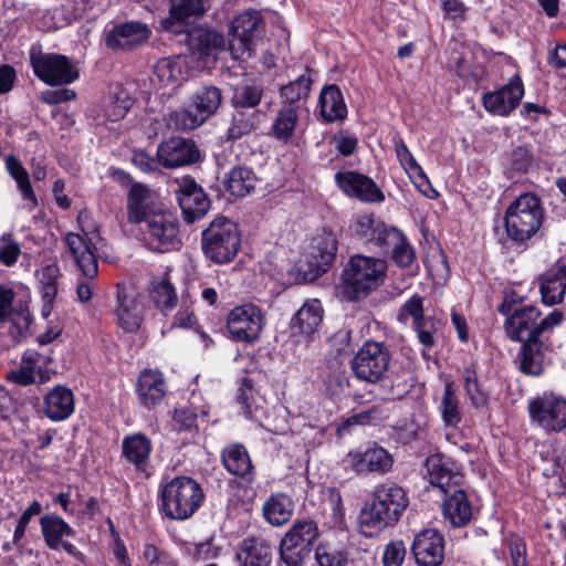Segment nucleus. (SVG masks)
I'll return each instance as SVG.
<instances>
[{
    "mask_svg": "<svg viewBox=\"0 0 566 566\" xmlns=\"http://www.w3.org/2000/svg\"><path fill=\"white\" fill-rule=\"evenodd\" d=\"M409 500L405 490L396 483H384L375 488L371 500L366 502L358 515V531L366 537H374L396 524Z\"/></svg>",
    "mask_w": 566,
    "mask_h": 566,
    "instance_id": "f257e3e1",
    "label": "nucleus"
},
{
    "mask_svg": "<svg viewBox=\"0 0 566 566\" xmlns=\"http://www.w3.org/2000/svg\"><path fill=\"white\" fill-rule=\"evenodd\" d=\"M497 311L506 316L504 322L505 334L513 342L544 337L564 321V314L559 310H554L542 317L538 307L534 305L514 306L507 297Z\"/></svg>",
    "mask_w": 566,
    "mask_h": 566,
    "instance_id": "f03ea898",
    "label": "nucleus"
},
{
    "mask_svg": "<svg viewBox=\"0 0 566 566\" xmlns=\"http://www.w3.org/2000/svg\"><path fill=\"white\" fill-rule=\"evenodd\" d=\"M387 275V262L382 259L355 254L345 264L339 292L347 301L366 298L382 285Z\"/></svg>",
    "mask_w": 566,
    "mask_h": 566,
    "instance_id": "7ed1b4c3",
    "label": "nucleus"
},
{
    "mask_svg": "<svg viewBox=\"0 0 566 566\" xmlns=\"http://www.w3.org/2000/svg\"><path fill=\"white\" fill-rule=\"evenodd\" d=\"M205 492L201 484L191 476L179 475L161 482L158 493L160 512L169 520L190 518L203 504Z\"/></svg>",
    "mask_w": 566,
    "mask_h": 566,
    "instance_id": "20e7f679",
    "label": "nucleus"
},
{
    "mask_svg": "<svg viewBox=\"0 0 566 566\" xmlns=\"http://www.w3.org/2000/svg\"><path fill=\"white\" fill-rule=\"evenodd\" d=\"M544 221L541 199L531 192L518 196L506 209L504 223L507 237L523 243L534 237Z\"/></svg>",
    "mask_w": 566,
    "mask_h": 566,
    "instance_id": "39448f33",
    "label": "nucleus"
},
{
    "mask_svg": "<svg viewBox=\"0 0 566 566\" xmlns=\"http://www.w3.org/2000/svg\"><path fill=\"white\" fill-rule=\"evenodd\" d=\"M201 248L206 258L216 264L231 262L241 248L238 224L226 217L214 218L202 231Z\"/></svg>",
    "mask_w": 566,
    "mask_h": 566,
    "instance_id": "423d86ee",
    "label": "nucleus"
},
{
    "mask_svg": "<svg viewBox=\"0 0 566 566\" xmlns=\"http://www.w3.org/2000/svg\"><path fill=\"white\" fill-rule=\"evenodd\" d=\"M319 531L312 520L295 521L280 543V558L286 566H302L310 556Z\"/></svg>",
    "mask_w": 566,
    "mask_h": 566,
    "instance_id": "0eeeda50",
    "label": "nucleus"
},
{
    "mask_svg": "<svg viewBox=\"0 0 566 566\" xmlns=\"http://www.w3.org/2000/svg\"><path fill=\"white\" fill-rule=\"evenodd\" d=\"M390 360L389 348L384 343L366 340L354 355L350 367L360 381L377 384L386 377Z\"/></svg>",
    "mask_w": 566,
    "mask_h": 566,
    "instance_id": "6e6552de",
    "label": "nucleus"
},
{
    "mask_svg": "<svg viewBox=\"0 0 566 566\" xmlns=\"http://www.w3.org/2000/svg\"><path fill=\"white\" fill-rule=\"evenodd\" d=\"M30 63L38 78L48 85L71 84L80 76L78 70L62 54L31 51Z\"/></svg>",
    "mask_w": 566,
    "mask_h": 566,
    "instance_id": "1a4fd4ad",
    "label": "nucleus"
},
{
    "mask_svg": "<svg viewBox=\"0 0 566 566\" xmlns=\"http://www.w3.org/2000/svg\"><path fill=\"white\" fill-rule=\"evenodd\" d=\"M142 223V231L151 249L166 252L180 245L178 219L170 211L160 209Z\"/></svg>",
    "mask_w": 566,
    "mask_h": 566,
    "instance_id": "9d476101",
    "label": "nucleus"
},
{
    "mask_svg": "<svg viewBox=\"0 0 566 566\" xmlns=\"http://www.w3.org/2000/svg\"><path fill=\"white\" fill-rule=\"evenodd\" d=\"M264 325L265 315L263 311L252 303L235 306L227 318V329L230 338L245 344L255 343L260 338Z\"/></svg>",
    "mask_w": 566,
    "mask_h": 566,
    "instance_id": "9b49d317",
    "label": "nucleus"
},
{
    "mask_svg": "<svg viewBox=\"0 0 566 566\" xmlns=\"http://www.w3.org/2000/svg\"><path fill=\"white\" fill-rule=\"evenodd\" d=\"M528 412L532 422L546 432H560L566 429V399L554 395L544 394L528 403Z\"/></svg>",
    "mask_w": 566,
    "mask_h": 566,
    "instance_id": "f8f14e48",
    "label": "nucleus"
},
{
    "mask_svg": "<svg viewBox=\"0 0 566 566\" xmlns=\"http://www.w3.org/2000/svg\"><path fill=\"white\" fill-rule=\"evenodd\" d=\"M262 23V14L256 10L244 11L233 19L230 28L229 50L234 59L251 55L253 36Z\"/></svg>",
    "mask_w": 566,
    "mask_h": 566,
    "instance_id": "ddd939ff",
    "label": "nucleus"
},
{
    "mask_svg": "<svg viewBox=\"0 0 566 566\" xmlns=\"http://www.w3.org/2000/svg\"><path fill=\"white\" fill-rule=\"evenodd\" d=\"M176 197L184 219L188 223H193L203 218L211 206L208 195L191 177H184L178 184Z\"/></svg>",
    "mask_w": 566,
    "mask_h": 566,
    "instance_id": "4468645a",
    "label": "nucleus"
},
{
    "mask_svg": "<svg viewBox=\"0 0 566 566\" xmlns=\"http://www.w3.org/2000/svg\"><path fill=\"white\" fill-rule=\"evenodd\" d=\"M41 533L45 545L50 549L62 547L69 555L80 562H84V554L63 537L74 536L75 531L60 515L50 513L40 518Z\"/></svg>",
    "mask_w": 566,
    "mask_h": 566,
    "instance_id": "2eb2a0df",
    "label": "nucleus"
},
{
    "mask_svg": "<svg viewBox=\"0 0 566 566\" xmlns=\"http://www.w3.org/2000/svg\"><path fill=\"white\" fill-rule=\"evenodd\" d=\"M200 157L193 140L184 137H171L159 144L157 158L165 168H178L195 164Z\"/></svg>",
    "mask_w": 566,
    "mask_h": 566,
    "instance_id": "dca6fc26",
    "label": "nucleus"
},
{
    "mask_svg": "<svg viewBox=\"0 0 566 566\" xmlns=\"http://www.w3.org/2000/svg\"><path fill=\"white\" fill-rule=\"evenodd\" d=\"M411 553L418 566H440L444 559V537L434 528L419 532L412 542Z\"/></svg>",
    "mask_w": 566,
    "mask_h": 566,
    "instance_id": "f3484780",
    "label": "nucleus"
},
{
    "mask_svg": "<svg viewBox=\"0 0 566 566\" xmlns=\"http://www.w3.org/2000/svg\"><path fill=\"white\" fill-rule=\"evenodd\" d=\"M117 323L125 332L134 333L144 321V306L133 289L124 283H117Z\"/></svg>",
    "mask_w": 566,
    "mask_h": 566,
    "instance_id": "a211bd4d",
    "label": "nucleus"
},
{
    "mask_svg": "<svg viewBox=\"0 0 566 566\" xmlns=\"http://www.w3.org/2000/svg\"><path fill=\"white\" fill-rule=\"evenodd\" d=\"M429 482L448 494L463 481V474L458 464L441 453L431 454L426 460Z\"/></svg>",
    "mask_w": 566,
    "mask_h": 566,
    "instance_id": "6ab92c4d",
    "label": "nucleus"
},
{
    "mask_svg": "<svg viewBox=\"0 0 566 566\" xmlns=\"http://www.w3.org/2000/svg\"><path fill=\"white\" fill-rule=\"evenodd\" d=\"M524 86L518 75L513 76L502 88L484 94V108L499 116H507L521 103Z\"/></svg>",
    "mask_w": 566,
    "mask_h": 566,
    "instance_id": "aec40b11",
    "label": "nucleus"
},
{
    "mask_svg": "<svg viewBox=\"0 0 566 566\" xmlns=\"http://www.w3.org/2000/svg\"><path fill=\"white\" fill-rule=\"evenodd\" d=\"M151 30L147 24L129 21L116 24L106 35V45L113 50L132 51L148 41Z\"/></svg>",
    "mask_w": 566,
    "mask_h": 566,
    "instance_id": "412c9836",
    "label": "nucleus"
},
{
    "mask_svg": "<svg viewBox=\"0 0 566 566\" xmlns=\"http://www.w3.org/2000/svg\"><path fill=\"white\" fill-rule=\"evenodd\" d=\"M64 243L82 274L90 280L94 279L98 273V264L92 238L87 233L82 235L70 232L65 235Z\"/></svg>",
    "mask_w": 566,
    "mask_h": 566,
    "instance_id": "4be33fe9",
    "label": "nucleus"
},
{
    "mask_svg": "<svg viewBox=\"0 0 566 566\" xmlns=\"http://www.w3.org/2000/svg\"><path fill=\"white\" fill-rule=\"evenodd\" d=\"M14 296L12 289L0 285V323L9 321L12 338L20 340L28 334L32 317L29 310L22 305L13 307Z\"/></svg>",
    "mask_w": 566,
    "mask_h": 566,
    "instance_id": "5701e85b",
    "label": "nucleus"
},
{
    "mask_svg": "<svg viewBox=\"0 0 566 566\" xmlns=\"http://www.w3.org/2000/svg\"><path fill=\"white\" fill-rule=\"evenodd\" d=\"M335 180L344 193L360 201L381 202L385 199L375 181L363 174L356 171L337 172Z\"/></svg>",
    "mask_w": 566,
    "mask_h": 566,
    "instance_id": "b1692460",
    "label": "nucleus"
},
{
    "mask_svg": "<svg viewBox=\"0 0 566 566\" xmlns=\"http://www.w3.org/2000/svg\"><path fill=\"white\" fill-rule=\"evenodd\" d=\"M549 350L548 335L538 338H525L516 356L520 371L530 376L542 375Z\"/></svg>",
    "mask_w": 566,
    "mask_h": 566,
    "instance_id": "393cba45",
    "label": "nucleus"
},
{
    "mask_svg": "<svg viewBox=\"0 0 566 566\" xmlns=\"http://www.w3.org/2000/svg\"><path fill=\"white\" fill-rule=\"evenodd\" d=\"M348 459L358 474L376 472L385 474L394 464L391 454L382 447L374 446L363 452L349 453Z\"/></svg>",
    "mask_w": 566,
    "mask_h": 566,
    "instance_id": "a878e982",
    "label": "nucleus"
},
{
    "mask_svg": "<svg viewBox=\"0 0 566 566\" xmlns=\"http://www.w3.org/2000/svg\"><path fill=\"white\" fill-rule=\"evenodd\" d=\"M136 391L138 399L147 409L158 406L167 394L166 379L161 371L157 369H146L140 373Z\"/></svg>",
    "mask_w": 566,
    "mask_h": 566,
    "instance_id": "bb28decb",
    "label": "nucleus"
},
{
    "mask_svg": "<svg viewBox=\"0 0 566 566\" xmlns=\"http://www.w3.org/2000/svg\"><path fill=\"white\" fill-rule=\"evenodd\" d=\"M44 359L38 352L27 350L22 355L20 366L9 371L7 379L21 386H28L36 381L38 375L40 384L46 382L50 379V375L48 370L42 369L40 366V363Z\"/></svg>",
    "mask_w": 566,
    "mask_h": 566,
    "instance_id": "cd10ccee",
    "label": "nucleus"
},
{
    "mask_svg": "<svg viewBox=\"0 0 566 566\" xmlns=\"http://www.w3.org/2000/svg\"><path fill=\"white\" fill-rule=\"evenodd\" d=\"M159 209L155 207L153 191L142 184L130 187L127 199V219L130 223L140 224L150 213Z\"/></svg>",
    "mask_w": 566,
    "mask_h": 566,
    "instance_id": "c85d7f7f",
    "label": "nucleus"
},
{
    "mask_svg": "<svg viewBox=\"0 0 566 566\" xmlns=\"http://www.w3.org/2000/svg\"><path fill=\"white\" fill-rule=\"evenodd\" d=\"M539 292L546 305L560 304L566 295V265H556L539 276Z\"/></svg>",
    "mask_w": 566,
    "mask_h": 566,
    "instance_id": "c756f323",
    "label": "nucleus"
},
{
    "mask_svg": "<svg viewBox=\"0 0 566 566\" xmlns=\"http://www.w3.org/2000/svg\"><path fill=\"white\" fill-rule=\"evenodd\" d=\"M221 461L226 470L232 475L252 482L254 467L245 447L241 443H230L221 452Z\"/></svg>",
    "mask_w": 566,
    "mask_h": 566,
    "instance_id": "7c9ffc66",
    "label": "nucleus"
},
{
    "mask_svg": "<svg viewBox=\"0 0 566 566\" xmlns=\"http://www.w3.org/2000/svg\"><path fill=\"white\" fill-rule=\"evenodd\" d=\"M237 560L239 566H270L271 546L260 537H245L238 546Z\"/></svg>",
    "mask_w": 566,
    "mask_h": 566,
    "instance_id": "2f4dec72",
    "label": "nucleus"
},
{
    "mask_svg": "<svg viewBox=\"0 0 566 566\" xmlns=\"http://www.w3.org/2000/svg\"><path fill=\"white\" fill-rule=\"evenodd\" d=\"M74 395L64 386H55L44 397V413L53 421L67 419L74 412Z\"/></svg>",
    "mask_w": 566,
    "mask_h": 566,
    "instance_id": "473e14b6",
    "label": "nucleus"
},
{
    "mask_svg": "<svg viewBox=\"0 0 566 566\" xmlns=\"http://www.w3.org/2000/svg\"><path fill=\"white\" fill-rule=\"evenodd\" d=\"M338 248L337 238L333 232L324 231L314 239L312 265L315 268L312 279L324 274L333 264Z\"/></svg>",
    "mask_w": 566,
    "mask_h": 566,
    "instance_id": "72a5a7b5",
    "label": "nucleus"
},
{
    "mask_svg": "<svg viewBox=\"0 0 566 566\" xmlns=\"http://www.w3.org/2000/svg\"><path fill=\"white\" fill-rule=\"evenodd\" d=\"M318 107L319 114L326 123L343 120L347 116V106L343 93L335 84L326 85L322 88Z\"/></svg>",
    "mask_w": 566,
    "mask_h": 566,
    "instance_id": "f704fd0d",
    "label": "nucleus"
},
{
    "mask_svg": "<svg viewBox=\"0 0 566 566\" xmlns=\"http://www.w3.org/2000/svg\"><path fill=\"white\" fill-rule=\"evenodd\" d=\"M151 450L150 439L140 432L126 436L122 442L123 455L137 471H146Z\"/></svg>",
    "mask_w": 566,
    "mask_h": 566,
    "instance_id": "c9c22d12",
    "label": "nucleus"
},
{
    "mask_svg": "<svg viewBox=\"0 0 566 566\" xmlns=\"http://www.w3.org/2000/svg\"><path fill=\"white\" fill-rule=\"evenodd\" d=\"M442 509L444 518L448 520L453 527L468 525L473 516L472 505L467 493L458 488L446 497Z\"/></svg>",
    "mask_w": 566,
    "mask_h": 566,
    "instance_id": "e433bc0d",
    "label": "nucleus"
},
{
    "mask_svg": "<svg viewBox=\"0 0 566 566\" xmlns=\"http://www.w3.org/2000/svg\"><path fill=\"white\" fill-rule=\"evenodd\" d=\"M323 307L318 300H311L303 304L291 321V328L296 334L313 335L323 321Z\"/></svg>",
    "mask_w": 566,
    "mask_h": 566,
    "instance_id": "4c0bfd02",
    "label": "nucleus"
},
{
    "mask_svg": "<svg viewBox=\"0 0 566 566\" xmlns=\"http://www.w3.org/2000/svg\"><path fill=\"white\" fill-rule=\"evenodd\" d=\"M256 182L258 178L253 169L243 165L232 167L222 179L224 189L234 197L250 195L254 190Z\"/></svg>",
    "mask_w": 566,
    "mask_h": 566,
    "instance_id": "58836bf2",
    "label": "nucleus"
},
{
    "mask_svg": "<svg viewBox=\"0 0 566 566\" xmlns=\"http://www.w3.org/2000/svg\"><path fill=\"white\" fill-rule=\"evenodd\" d=\"M207 0H170V17L164 21L166 30L180 33L181 22L193 15H202L206 8Z\"/></svg>",
    "mask_w": 566,
    "mask_h": 566,
    "instance_id": "ea45409f",
    "label": "nucleus"
},
{
    "mask_svg": "<svg viewBox=\"0 0 566 566\" xmlns=\"http://www.w3.org/2000/svg\"><path fill=\"white\" fill-rule=\"evenodd\" d=\"M294 512L292 499L283 493L272 494L263 504L262 513L268 523L282 526L291 521Z\"/></svg>",
    "mask_w": 566,
    "mask_h": 566,
    "instance_id": "a19ab883",
    "label": "nucleus"
},
{
    "mask_svg": "<svg viewBox=\"0 0 566 566\" xmlns=\"http://www.w3.org/2000/svg\"><path fill=\"white\" fill-rule=\"evenodd\" d=\"M312 83L311 71L307 69L306 72L296 80L281 86V104L285 106H298V109L302 111L310 96Z\"/></svg>",
    "mask_w": 566,
    "mask_h": 566,
    "instance_id": "79ce46f5",
    "label": "nucleus"
},
{
    "mask_svg": "<svg viewBox=\"0 0 566 566\" xmlns=\"http://www.w3.org/2000/svg\"><path fill=\"white\" fill-rule=\"evenodd\" d=\"M221 103L222 94L218 87L203 86L191 96L190 106L206 123L218 111Z\"/></svg>",
    "mask_w": 566,
    "mask_h": 566,
    "instance_id": "37998d69",
    "label": "nucleus"
},
{
    "mask_svg": "<svg viewBox=\"0 0 566 566\" xmlns=\"http://www.w3.org/2000/svg\"><path fill=\"white\" fill-rule=\"evenodd\" d=\"M262 117L263 114L259 109L233 108L231 125L228 128V137L230 139H239L254 132L259 127Z\"/></svg>",
    "mask_w": 566,
    "mask_h": 566,
    "instance_id": "c03bdc74",
    "label": "nucleus"
},
{
    "mask_svg": "<svg viewBox=\"0 0 566 566\" xmlns=\"http://www.w3.org/2000/svg\"><path fill=\"white\" fill-rule=\"evenodd\" d=\"M263 96L262 84L252 81L243 82L233 87L231 106L240 109H258Z\"/></svg>",
    "mask_w": 566,
    "mask_h": 566,
    "instance_id": "a18cd8bd",
    "label": "nucleus"
},
{
    "mask_svg": "<svg viewBox=\"0 0 566 566\" xmlns=\"http://www.w3.org/2000/svg\"><path fill=\"white\" fill-rule=\"evenodd\" d=\"M301 112L298 106L282 105L272 125L273 136L279 140L287 142L294 135Z\"/></svg>",
    "mask_w": 566,
    "mask_h": 566,
    "instance_id": "49530a36",
    "label": "nucleus"
},
{
    "mask_svg": "<svg viewBox=\"0 0 566 566\" xmlns=\"http://www.w3.org/2000/svg\"><path fill=\"white\" fill-rule=\"evenodd\" d=\"M133 104L134 99L128 91L118 86L111 92L104 104V116L111 122H118L126 116Z\"/></svg>",
    "mask_w": 566,
    "mask_h": 566,
    "instance_id": "de8ad7c7",
    "label": "nucleus"
},
{
    "mask_svg": "<svg viewBox=\"0 0 566 566\" xmlns=\"http://www.w3.org/2000/svg\"><path fill=\"white\" fill-rule=\"evenodd\" d=\"M440 412L446 426L455 428L462 420L460 402L455 392L453 382L448 381L444 385L443 395L440 402Z\"/></svg>",
    "mask_w": 566,
    "mask_h": 566,
    "instance_id": "09e8293b",
    "label": "nucleus"
},
{
    "mask_svg": "<svg viewBox=\"0 0 566 566\" xmlns=\"http://www.w3.org/2000/svg\"><path fill=\"white\" fill-rule=\"evenodd\" d=\"M189 44L203 54L221 49L224 44V38L216 30L198 28L187 34Z\"/></svg>",
    "mask_w": 566,
    "mask_h": 566,
    "instance_id": "8fccbe9b",
    "label": "nucleus"
},
{
    "mask_svg": "<svg viewBox=\"0 0 566 566\" xmlns=\"http://www.w3.org/2000/svg\"><path fill=\"white\" fill-rule=\"evenodd\" d=\"M6 166L10 176L17 181L18 188L21 191L23 199L31 202V209L34 208L38 205V200L32 189L30 177L25 168L13 155H9L7 157Z\"/></svg>",
    "mask_w": 566,
    "mask_h": 566,
    "instance_id": "3c124183",
    "label": "nucleus"
},
{
    "mask_svg": "<svg viewBox=\"0 0 566 566\" xmlns=\"http://www.w3.org/2000/svg\"><path fill=\"white\" fill-rule=\"evenodd\" d=\"M184 59L169 56L159 60L155 65V75L163 86L177 84L182 78Z\"/></svg>",
    "mask_w": 566,
    "mask_h": 566,
    "instance_id": "603ef678",
    "label": "nucleus"
},
{
    "mask_svg": "<svg viewBox=\"0 0 566 566\" xmlns=\"http://www.w3.org/2000/svg\"><path fill=\"white\" fill-rule=\"evenodd\" d=\"M165 120L167 126L175 130H191L205 123L201 116L191 108L190 105L187 108H179L169 112L165 116Z\"/></svg>",
    "mask_w": 566,
    "mask_h": 566,
    "instance_id": "864d4df0",
    "label": "nucleus"
},
{
    "mask_svg": "<svg viewBox=\"0 0 566 566\" xmlns=\"http://www.w3.org/2000/svg\"><path fill=\"white\" fill-rule=\"evenodd\" d=\"M150 297L163 312L171 311L177 303V294L171 283L163 279L154 281L149 289Z\"/></svg>",
    "mask_w": 566,
    "mask_h": 566,
    "instance_id": "5fc2aeb1",
    "label": "nucleus"
},
{
    "mask_svg": "<svg viewBox=\"0 0 566 566\" xmlns=\"http://www.w3.org/2000/svg\"><path fill=\"white\" fill-rule=\"evenodd\" d=\"M534 156L532 149L521 145L512 149L507 155L506 171L513 177L514 174H525L532 167Z\"/></svg>",
    "mask_w": 566,
    "mask_h": 566,
    "instance_id": "6e6d98bb",
    "label": "nucleus"
},
{
    "mask_svg": "<svg viewBox=\"0 0 566 566\" xmlns=\"http://www.w3.org/2000/svg\"><path fill=\"white\" fill-rule=\"evenodd\" d=\"M464 390L473 408H485L489 405V395L480 387L475 370H463Z\"/></svg>",
    "mask_w": 566,
    "mask_h": 566,
    "instance_id": "4d7b16f0",
    "label": "nucleus"
},
{
    "mask_svg": "<svg viewBox=\"0 0 566 566\" xmlns=\"http://www.w3.org/2000/svg\"><path fill=\"white\" fill-rule=\"evenodd\" d=\"M423 301L424 298L419 294L412 295L398 310L397 319L407 324L409 318H412V327L426 321Z\"/></svg>",
    "mask_w": 566,
    "mask_h": 566,
    "instance_id": "13d9d810",
    "label": "nucleus"
},
{
    "mask_svg": "<svg viewBox=\"0 0 566 566\" xmlns=\"http://www.w3.org/2000/svg\"><path fill=\"white\" fill-rule=\"evenodd\" d=\"M382 221L376 219L374 214H359L352 224L353 232L360 239L374 242Z\"/></svg>",
    "mask_w": 566,
    "mask_h": 566,
    "instance_id": "bf43d9fd",
    "label": "nucleus"
},
{
    "mask_svg": "<svg viewBox=\"0 0 566 566\" xmlns=\"http://www.w3.org/2000/svg\"><path fill=\"white\" fill-rule=\"evenodd\" d=\"M405 234L397 228L387 226L382 222L374 243L379 247L385 253H388L401 242Z\"/></svg>",
    "mask_w": 566,
    "mask_h": 566,
    "instance_id": "052dcab7",
    "label": "nucleus"
},
{
    "mask_svg": "<svg viewBox=\"0 0 566 566\" xmlns=\"http://www.w3.org/2000/svg\"><path fill=\"white\" fill-rule=\"evenodd\" d=\"M315 558L318 566H346L347 564V555L343 551L328 545L317 546Z\"/></svg>",
    "mask_w": 566,
    "mask_h": 566,
    "instance_id": "680f3d73",
    "label": "nucleus"
},
{
    "mask_svg": "<svg viewBox=\"0 0 566 566\" xmlns=\"http://www.w3.org/2000/svg\"><path fill=\"white\" fill-rule=\"evenodd\" d=\"M21 253L20 244L11 233H4L0 238V262L6 266H12Z\"/></svg>",
    "mask_w": 566,
    "mask_h": 566,
    "instance_id": "e2e57ef3",
    "label": "nucleus"
},
{
    "mask_svg": "<svg viewBox=\"0 0 566 566\" xmlns=\"http://www.w3.org/2000/svg\"><path fill=\"white\" fill-rule=\"evenodd\" d=\"M391 260L395 262L396 265L399 268H407L416 259V253L413 248L408 242L407 238L403 237L401 242L397 244L390 252H389Z\"/></svg>",
    "mask_w": 566,
    "mask_h": 566,
    "instance_id": "0e129e2a",
    "label": "nucleus"
},
{
    "mask_svg": "<svg viewBox=\"0 0 566 566\" xmlns=\"http://www.w3.org/2000/svg\"><path fill=\"white\" fill-rule=\"evenodd\" d=\"M406 555V547L401 541L390 542L384 553V566H401Z\"/></svg>",
    "mask_w": 566,
    "mask_h": 566,
    "instance_id": "69168bd1",
    "label": "nucleus"
},
{
    "mask_svg": "<svg viewBox=\"0 0 566 566\" xmlns=\"http://www.w3.org/2000/svg\"><path fill=\"white\" fill-rule=\"evenodd\" d=\"M143 558L150 566H163L164 564H172L174 559L165 552H161L153 544H146L143 551Z\"/></svg>",
    "mask_w": 566,
    "mask_h": 566,
    "instance_id": "338daca9",
    "label": "nucleus"
},
{
    "mask_svg": "<svg viewBox=\"0 0 566 566\" xmlns=\"http://www.w3.org/2000/svg\"><path fill=\"white\" fill-rule=\"evenodd\" d=\"M396 154H397L399 161L401 163V165H403L406 167L407 170L416 171L421 177H423V178L426 177L421 167L417 164V161L413 158V156L411 155L410 150L402 142L396 144Z\"/></svg>",
    "mask_w": 566,
    "mask_h": 566,
    "instance_id": "774afa93",
    "label": "nucleus"
}]
</instances>
